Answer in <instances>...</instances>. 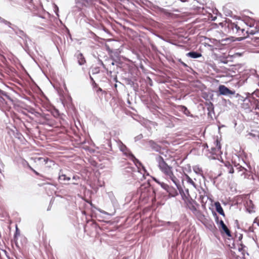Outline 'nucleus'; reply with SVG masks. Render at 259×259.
Here are the masks:
<instances>
[{"instance_id":"obj_11","label":"nucleus","mask_w":259,"mask_h":259,"mask_svg":"<svg viewBox=\"0 0 259 259\" xmlns=\"http://www.w3.org/2000/svg\"><path fill=\"white\" fill-rule=\"evenodd\" d=\"M93 0H75L76 7L80 10L81 7H89L93 3Z\"/></svg>"},{"instance_id":"obj_38","label":"nucleus","mask_w":259,"mask_h":259,"mask_svg":"<svg viewBox=\"0 0 259 259\" xmlns=\"http://www.w3.org/2000/svg\"><path fill=\"white\" fill-rule=\"evenodd\" d=\"M98 64L101 65L103 68L106 70L107 74H108V68L106 67V65L104 64L103 62L99 58L98 59Z\"/></svg>"},{"instance_id":"obj_42","label":"nucleus","mask_w":259,"mask_h":259,"mask_svg":"<svg viewBox=\"0 0 259 259\" xmlns=\"http://www.w3.org/2000/svg\"><path fill=\"white\" fill-rule=\"evenodd\" d=\"M90 79L91 81L92 85L93 86V89H95L96 88H97V86L98 85V84L96 83L94 78L92 77V76L91 75H90Z\"/></svg>"},{"instance_id":"obj_58","label":"nucleus","mask_w":259,"mask_h":259,"mask_svg":"<svg viewBox=\"0 0 259 259\" xmlns=\"http://www.w3.org/2000/svg\"><path fill=\"white\" fill-rule=\"evenodd\" d=\"M217 151H218V149L215 147H212L211 148V153L212 154H215L216 153Z\"/></svg>"},{"instance_id":"obj_20","label":"nucleus","mask_w":259,"mask_h":259,"mask_svg":"<svg viewBox=\"0 0 259 259\" xmlns=\"http://www.w3.org/2000/svg\"><path fill=\"white\" fill-rule=\"evenodd\" d=\"M148 145L151 148V149L157 152H160L161 150V147L159 145L157 144L154 141L150 140L148 141Z\"/></svg>"},{"instance_id":"obj_19","label":"nucleus","mask_w":259,"mask_h":259,"mask_svg":"<svg viewBox=\"0 0 259 259\" xmlns=\"http://www.w3.org/2000/svg\"><path fill=\"white\" fill-rule=\"evenodd\" d=\"M74 56L76 58L77 60V63L79 65H83L86 63V60L84 56L79 51L75 53Z\"/></svg>"},{"instance_id":"obj_40","label":"nucleus","mask_w":259,"mask_h":259,"mask_svg":"<svg viewBox=\"0 0 259 259\" xmlns=\"http://www.w3.org/2000/svg\"><path fill=\"white\" fill-rule=\"evenodd\" d=\"M72 180L74 181L71 182V184L74 185H77L78 183H77L76 181L79 180V177L76 175H75L73 176Z\"/></svg>"},{"instance_id":"obj_12","label":"nucleus","mask_w":259,"mask_h":259,"mask_svg":"<svg viewBox=\"0 0 259 259\" xmlns=\"http://www.w3.org/2000/svg\"><path fill=\"white\" fill-rule=\"evenodd\" d=\"M58 179L60 184L67 185L69 184V183H67V182L70 181L71 178L64 174L62 170H60L59 172Z\"/></svg>"},{"instance_id":"obj_3","label":"nucleus","mask_w":259,"mask_h":259,"mask_svg":"<svg viewBox=\"0 0 259 259\" xmlns=\"http://www.w3.org/2000/svg\"><path fill=\"white\" fill-rule=\"evenodd\" d=\"M156 160L158 162V167L160 169L166 176L172 175V168L169 166L161 156H158Z\"/></svg>"},{"instance_id":"obj_33","label":"nucleus","mask_w":259,"mask_h":259,"mask_svg":"<svg viewBox=\"0 0 259 259\" xmlns=\"http://www.w3.org/2000/svg\"><path fill=\"white\" fill-rule=\"evenodd\" d=\"M94 90L95 91L100 98H102L103 94L105 92V91H103L101 88L99 87L98 85L97 86V88H96V89Z\"/></svg>"},{"instance_id":"obj_13","label":"nucleus","mask_w":259,"mask_h":259,"mask_svg":"<svg viewBox=\"0 0 259 259\" xmlns=\"http://www.w3.org/2000/svg\"><path fill=\"white\" fill-rule=\"evenodd\" d=\"M167 176L169 177V179L175 184V185L177 187V189L179 192L180 194H181L182 192H184L183 187L181 185L180 181L174 176L172 172V175H168Z\"/></svg>"},{"instance_id":"obj_32","label":"nucleus","mask_w":259,"mask_h":259,"mask_svg":"<svg viewBox=\"0 0 259 259\" xmlns=\"http://www.w3.org/2000/svg\"><path fill=\"white\" fill-rule=\"evenodd\" d=\"M39 116L42 118L44 120H47L48 121L52 122V119L50 118L51 115L49 114H46V113H37Z\"/></svg>"},{"instance_id":"obj_21","label":"nucleus","mask_w":259,"mask_h":259,"mask_svg":"<svg viewBox=\"0 0 259 259\" xmlns=\"http://www.w3.org/2000/svg\"><path fill=\"white\" fill-rule=\"evenodd\" d=\"M219 230L222 235L225 234L229 237H232L231 232L226 224L219 227Z\"/></svg>"},{"instance_id":"obj_10","label":"nucleus","mask_w":259,"mask_h":259,"mask_svg":"<svg viewBox=\"0 0 259 259\" xmlns=\"http://www.w3.org/2000/svg\"><path fill=\"white\" fill-rule=\"evenodd\" d=\"M219 92L220 95L223 96L233 95L235 94V91L230 90L224 85H220L219 87Z\"/></svg>"},{"instance_id":"obj_26","label":"nucleus","mask_w":259,"mask_h":259,"mask_svg":"<svg viewBox=\"0 0 259 259\" xmlns=\"http://www.w3.org/2000/svg\"><path fill=\"white\" fill-rule=\"evenodd\" d=\"M206 105L207 106V109L208 110V116L211 117V118H212V117L211 116V112H212L213 114L214 113V106L212 103L211 102H206Z\"/></svg>"},{"instance_id":"obj_27","label":"nucleus","mask_w":259,"mask_h":259,"mask_svg":"<svg viewBox=\"0 0 259 259\" xmlns=\"http://www.w3.org/2000/svg\"><path fill=\"white\" fill-rule=\"evenodd\" d=\"M214 206L215 208L216 211L221 215L225 217V214L224 211V210L219 201L215 202L214 203Z\"/></svg>"},{"instance_id":"obj_14","label":"nucleus","mask_w":259,"mask_h":259,"mask_svg":"<svg viewBox=\"0 0 259 259\" xmlns=\"http://www.w3.org/2000/svg\"><path fill=\"white\" fill-rule=\"evenodd\" d=\"M13 31L15 34L17 35L19 37L21 38L22 39H28L30 41H31L30 38L23 31L20 29L17 26L16 27H14Z\"/></svg>"},{"instance_id":"obj_23","label":"nucleus","mask_w":259,"mask_h":259,"mask_svg":"<svg viewBox=\"0 0 259 259\" xmlns=\"http://www.w3.org/2000/svg\"><path fill=\"white\" fill-rule=\"evenodd\" d=\"M166 192L168 193V198L175 197L179 195L177 190L173 187L169 186L166 190Z\"/></svg>"},{"instance_id":"obj_56","label":"nucleus","mask_w":259,"mask_h":259,"mask_svg":"<svg viewBox=\"0 0 259 259\" xmlns=\"http://www.w3.org/2000/svg\"><path fill=\"white\" fill-rule=\"evenodd\" d=\"M142 138H143L142 134H140L135 138V141H139V140H141Z\"/></svg>"},{"instance_id":"obj_54","label":"nucleus","mask_w":259,"mask_h":259,"mask_svg":"<svg viewBox=\"0 0 259 259\" xmlns=\"http://www.w3.org/2000/svg\"><path fill=\"white\" fill-rule=\"evenodd\" d=\"M106 50L107 51L108 55L110 54V53L114 50L111 49L109 46L106 45Z\"/></svg>"},{"instance_id":"obj_44","label":"nucleus","mask_w":259,"mask_h":259,"mask_svg":"<svg viewBox=\"0 0 259 259\" xmlns=\"http://www.w3.org/2000/svg\"><path fill=\"white\" fill-rule=\"evenodd\" d=\"M252 40L253 41V45L259 47V36H258V38H252Z\"/></svg>"},{"instance_id":"obj_50","label":"nucleus","mask_w":259,"mask_h":259,"mask_svg":"<svg viewBox=\"0 0 259 259\" xmlns=\"http://www.w3.org/2000/svg\"><path fill=\"white\" fill-rule=\"evenodd\" d=\"M10 28H11L13 31V28L15 27H16L17 25L12 24L10 21H8L6 24Z\"/></svg>"},{"instance_id":"obj_43","label":"nucleus","mask_w":259,"mask_h":259,"mask_svg":"<svg viewBox=\"0 0 259 259\" xmlns=\"http://www.w3.org/2000/svg\"><path fill=\"white\" fill-rule=\"evenodd\" d=\"M92 72L93 74H98L100 72V68L99 67H95L92 68Z\"/></svg>"},{"instance_id":"obj_31","label":"nucleus","mask_w":259,"mask_h":259,"mask_svg":"<svg viewBox=\"0 0 259 259\" xmlns=\"http://www.w3.org/2000/svg\"><path fill=\"white\" fill-rule=\"evenodd\" d=\"M186 181L188 183L192 185L195 188H197V185L194 182L192 179L188 176L187 174H184Z\"/></svg>"},{"instance_id":"obj_39","label":"nucleus","mask_w":259,"mask_h":259,"mask_svg":"<svg viewBox=\"0 0 259 259\" xmlns=\"http://www.w3.org/2000/svg\"><path fill=\"white\" fill-rule=\"evenodd\" d=\"M224 13L226 16L232 17V12L228 10L227 8H224L223 9Z\"/></svg>"},{"instance_id":"obj_25","label":"nucleus","mask_w":259,"mask_h":259,"mask_svg":"<svg viewBox=\"0 0 259 259\" xmlns=\"http://www.w3.org/2000/svg\"><path fill=\"white\" fill-rule=\"evenodd\" d=\"M186 56L188 57L197 59L202 56V54L197 51H190L186 54Z\"/></svg>"},{"instance_id":"obj_37","label":"nucleus","mask_w":259,"mask_h":259,"mask_svg":"<svg viewBox=\"0 0 259 259\" xmlns=\"http://www.w3.org/2000/svg\"><path fill=\"white\" fill-rule=\"evenodd\" d=\"M136 198V194L134 195L132 193H129L128 195L125 197V200L126 201H130L132 198ZM136 198H135V200H136Z\"/></svg>"},{"instance_id":"obj_62","label":"nucleus","mask_w":259,"mask_h":259,"mask_svg":"<svg viewBox=\"0 0 259 259\" xmlns=\"http://www.w3.org/2000/svg\"><path fill=\"white\" fill-rule=\"evenodd\" d=\"M152 179L156 183L158 184L159 185V184L161 182H160L157 178H155V177H152Z\"/></svg>"},{"instance_id":"obj_63","label":"nucleus","mask_w":259,"mask_h":259,"mask_svg":"<svg viewBox=\"0 0 259 259\" xmlns=\"http://www.w3.org/2000/svg\"><path fill=\"white\" fill-rule=\"evenodd\" d=\"M246 24L250 27H252L254 26V23L252 22H246Z\"/></svg>"},{"instance_id":"obj_9","label":"nucleus","mask_w":259,"mask_h":259,"mask_svg":"<svg viewBox=\"0 0 259 259\" xmlns=\"http://www.w3.org/2000/svg\"><path fill=\"white\" fill-rule=\"evenodd\" d=\"M232 163L234 164V166L236 167V169L238 170V172H242L240 174L241 176L244 175V178H246L247 176L249 175L248 173L250 172V169H251L250 166H247L249 168V170L247 169L244 167L240 165V163L236 164L235 162L232 161ZM248 165L247 164H246Z\"/></svg>"},{"instance_id":"obj_16","label":"nucleus","mask_w":259,"mask_h":259,"mask_svg":"<svg viewBox=\"0 0 259 259\" xmlns=\"http://www.w3.org/2000/svg\"><path fill=\"white\" fill-rule=\"evenodd\" d=\"M120 54V52L118 49H114L110 54L109 55V57L108 58H110L111 60H114V61H121Z\"/></svg>"},{"instance_id":"obj_22","label":"nucleus","mask_w":259,"mask_h":259,"mask_svg":"<svg viewBox=\"0 0 259 259\" xmlns=\"http://www.w3.org/2000/svg\"><path fill=\"white\" fill-rule=\"evenodd\" d=\"M102 148L106 150V152L109 153L112 151L111 142L110 139H106L102 145Z\"/></svg>"},{"instance_id":"obj_45","label":"nucleus","mask_w":259,"mask_h":259,"mask_svg":"<svg viewBox=\"0 0 259 259\" xmlns=\"http://www.w3.org/2000/svg\"><path fill=\"white\" fill-rule=\"evenodd\" d=\"M214 143L215 144V147L218 149V151L221 150V145L220 142V141L218 140V139H217Z\"/></svg>"},{"instance_id":"obj_5","label":"nucleus","mask_w":259,"mask_h":259,"mask_svg":"<svg viewBox=\"0 0 259 259\" xmlns=\"http://www.w3.org/2000/svg\"><path fill=\"white\" fill-rule=\"evenodd\" d=\"M180 195L181 196L182 199L184 201L187 207L193 212L197 211V209L196 206H199L197 202L192 199V198H187L185 195V192H182Z\"/></svg>"},{"instance_id":"obj_24","label":"nucleus","mask_w":259,"mask_h":259,"mask_svg":"<svg viewBox=\"0 0 259 259\" xmlns=\"http://www.w3.org/2000/svg\"><path fill=\"white\" fill-rule=\"evenodd\" d=\"M224 164V166L226 167V170L229 173V174H233L235 171L233 165L228 161H222Z\"/></svg>"},{"instance_id":"obj_46","label":"nucleus","mask_w":259,"mask_h":259,"mask_svg":"<svg viewBox=\"0 0 259 259\" xmlns=\"http://www.w3.org/2000/svg\"><path fill=\"white\" fill-rule=\"evenodd\" d=\"M212 214L214 217L215 222L217 224L220 221V220H219V217L217 213L214 211L212 212Z\"/></svg>"},{"instance_id":"obj_6","label":"nucleus","mask_w":259,"mask_h":259,"mask_svg":"<svg viewBox=\"0 0 259 259\" xmlns=\"http://www.w3.org/2000/svg\"><path fill=\"white\" fill-rule=\"evenodd\" d=\"M9 103H14V100L9 93L0 89V106H9Z\"/></svg>"},{"instance_id":"obj_48","label":"nucleus","mask_w":259,"mask_h":259,"mask_svg":"<svg viewBox=\"0 0 259 259\" xmlns=\"http://www.w3.org/2000/svg\"><path fill=\"white\" fill-rule=\"evenodd\" d=\"M91 225L93 228H95L96 230L98 228L101 229L99 225L97 224L96 222H92L91 223Z\"/></svg>"},{"instance_id":"obj_35","label":"nucleus","mask_w":259,"mask_h":259,"mask_svg":"<svg viewBox=\"0 0 259 259\" xmlns=\"http://www.w3.org/2000/svg\"><path fill=\"white\" fill-rule=\"evenodd\" d=\"M38 123L42 125H51L52 124V122L48 121L47 120H44L40 117V119L39 120Z\"/></svg>"},{"instance_id":"obj_1","label":"nucleus","mask_w":259,"mask_h":259,"mask_svg":"<svg viewBox=\"0 0 259 259\" xmlns=\"http://www.w3.org/2000/svg\"><path fill=\"white\" fill-rule=\"evenodd\" d=\"M136 199H139L141 203H146L149 197L155 198V190L151 188L149 185H142L136 193Z\"/></svg>"},{"instance_id":"obj_41","label":"nucleus","mask_w":259,"mask_h":259,"mask_svg":"<svg viewBox=\"0 0 259 259\" xmlns=\"http://www.w3.org/2000/svg\"><path fill=\"white\" fill-rule=\"evenodd\" d=\"M20 235V231L19 229H18L17 225H16L15 232L14 235V238L17 239V238H18V236H19Z\"/></svg>"},{"instance_id":"obj_17","label":"nucleus","mask_w":259,"mask_h":259,"mask_svg":"<svg viewBox=\"0 0 259 259\" xmlns=\"http://www.w3.org/2000/svg\"><path fill=\"white\" fill-rule=\"evenodd\" d=\"M151 9H154L158 11L159 12L163 13L164 15H165L167 16L171 17L172 15V13L169 12L168 10L159 7L158 6L154 5L153 4H151Z\"/></svg>"},{"instance_id":"obj_57","label":"nucleus","mask_w":259,"mask_h":259,"mask_svg":"<svg viewBox=\"0 0 259 259\" xmlns=\"http://www.w3.org/2000/svg\"><path fill=\"white\" fill-rule=\"evenodd\" d=\"M217 225L218 226V227L219 228L224 226V225H225V224L224 223V221L222 220H220V221L219 222V223L217 224Z\"/></svg>"},{"instance_id":"obj_34","label":"nucleus","mask_w":259,"mask_h":259,"mask_svg":"<svg viewBox=\"0 0 259 259\" xmlns=\"http://www.w3.org/2000/svg\"><path fill=\"white\" fill-rule=\"evenodd\" d=\"M183 171L184 174H186V172L190 173L191 172V167L189 164L186 165L183 168Z\"/></svg>"},{"instance_id":"obj_60","label":"nucleus","mask_w":259,"mask_h":259,"mask_svg":"<svg viewBox=\"0 0 259 259\" xmlns=\"http://www.w3.org/2000/svg\"><path fill=\"white\" fill-rule=\"evenodd\" d=\"M240 247H239L238 250L239 251H241L245 247V246L243 244H242V243L240 244Z\"/></svg>"},{"instance_id":"obj_64","label":"nucleus","mask_w":259,"mask_h":259,"mask_svg":"<svg viewBox=\"0 0 259 259\" xmlns=\"http://www.w3.org/2000/svg\"><path fill=\"white\" fill-rule=\"evenodd\" d=\"M9 21L7 20H5V19H3L2 20V21L1 22V23H2L4 24H5L6 25L7 23H8Z\"/></svg>"},{"instance_id":"obj_61","label":"nucleus","mask_w":259,"mask_h":259,"mask_svg":"<svg viewBox=\"0 0 259 259\" xmlns=\"http://www.w3.org/2000/svg\"><path fill=\"white\" fill-rule=\"evenodd\" d=\"M179 62L185 67H188V66L184 62L182 61L181 59L179 60Z\"/></svg>"},{"instance_id":"obj_51","label":"nucleus","mask_w":259,"mask_h":259,"mask_svg":"<svg viewBox=\"0 0 259 259\" xmlns=\"http://www.w3.org/2000/svg\"><path fill=\"white\" fill-rule=\"evenodd\" d=\"M184 191L185 192V195L187 198H192L189 194L188 189H185V190H184Z\"/></svg>"},{"instance_id":"obj_28","label":"nucleus","mask_w":259,"mask_h":259,"mask_svg":"<svg viewBox=\"0 0 259 259\" xmlns=\"http://www.w3.org/2000/svg\"><path fill=\"white\" fill-rule=\"evenodd\" d=\"M180 110L182 112L187 116L193 117V115L191 113L190 111L188 110L187 107L184 105H181L180 106Z\"/></svg>"},{"instance_id":"obj_59","label":"nucleus","mask_w":259,"mask_h":259,"mask_svg":"<svg viewBox=\"0 0 259 259\" xmlns=\"http://www.w3.org/2000/svg\"><path fill=\"white\" fill-rule=\"evenodd\" d=\"M223 101L226 104H229V105H232V103L229 100H226L224 99H223Z\"/></svg>"},{"instance_id":"obj_47","label":"nucleus","mask_w":259,"mask_h":259,"mask_svg":"<svg viewBox=\"0 0 259 259\" xmlns=\"http://www.w3.org/2000/svg\"><path fill=\"white\" fill-rule=\"evenodd\" d=\"M159 185H160L161 188L162 189H163L164 190H165V191L167 190V189H168V188L169 187V185L164 183V182H160V183L159 184Z\"/></svg>"},{"instance_id":"obj_18","label":"nucleus","mask_w":259,"mask_h":259,"mask_svg":"<svg viewBox=\"0 0 259 259\" xmlns=\"http://www.w3.org/2000/svg\"><path fill=\"white\" fill-rule=\"evenodd\" d=\"M245 33L247 34L246 36L238 37L237 38V40L238 41L242 40L244 39L245 38H246V37H248L249 34H251V35L259 34V30H257L256 28H255L254 29H251V30H249L248 29V30H247L245 31Z\"/></svg>"},{"instance_id":"obj_49","label":"nucleus","mask_w":259,"mask_h":259,"mask_svg":"<svg viewBox=\"0 0 259 259\" xmlns=\"http://www.w3.org/2000/svg\"><path fill=\"white\" fill-rule=\"evenodd\" d=\"M234 95H235V98H238V100H241L242 101H245V99H244V97H242L240 94H235Z\"/></svg>"},{"instance_id":"obj_30","label":"nucleus","mask_w":259,"mask_h":259,"mask_svg":"<svg viewBox=\"0 0 259 259\" xmlns=\"http://www.w3.org/2000/svg\"><path fill=\"white\" fill-rule=\"evenodd\" d=\"M193 170L194 172L197 174L201 176L203 178H204L203 176V170L201 168L199 167L198 165H195L193 167Z\"/></svg>"},{"instance_id":"obj_7","label":"nucleus","mask_w":259,"mask_h":259,"mask_svg":"<svg viewBox=\"0 0 259 259\" xmlns=\"http://www.w3.org/2000/svg\"><path fill=\"white\" fill-rule=\"evenodd\" d=\"M227 27L229 29V33H238L240 35L242 33L244 36H245V30L244 29H241L239 26L234 23L230 22L228 23Z\"/></svg>"},{"instance_id":"obj_52","label":"nucleus","mask_w":259,"mask_h":259,"mask_svg":"<svg viewBox=\"0 0 259 259\" xmlns=\"http://www.w3.org/2000/svg\"><path fill=\"white\" fill-rule=\"evenodd\" d=\"M155 35L157 37L159 38L160 39H162V40H164L165 41H166V42H170L169 40L166 39L163 36H162V35H161L160 34H155Z\"/></svg>"},{"instance_id":"obj_4","label":"nucleus","mask_w":259,"mask_h":259,"mask_svg":"<svg viewBox=\"0 0 259 259\" xmlns=\"http://www.w3.org/2000/svg\"><path fill=\"white\" fill-rule=\"evenodd\" d=\"M105 62H111V64H109V66L107 67V68H108V75H111L113 72L115 73H118L119 68L121 67V61H114V60H111L110 58H107L105 60Z\"/></svg>"},{"instance_id":"obj_8","label":"nucleus","mask_w":259,"mask_h":259,"mask_svg":"<svg viewBox=\"0 0 259 259\" xmlns=\"http://www.w3.org/2000/svg\"><path fill=\"white\" fill-rule=\"evenodd\" d=\"M132 157L130 158L135 164V165L137 166L138 168V172L142 174L141 170H143L144 171V174H143V177H144V175L146 174L147 175H149V173L147 171L145 167L143 165L142 162L137 159L135 155H131Z\"/></svg>"},{"instance_id":"obj_53","label":"nucleus","mask_w":259,"mask_h":259,"mask_svg":"<svg viewBox=\"0 0 259 259\" xmlns=\"http://www.w3.org/2000/svg\"><path fill=\"white\" fill-rule=\"evenodd\" d=\"M18 238L17 239H15L13 238V240H12V242H14L16 246V247L18 249H20V247L18 244V241H17Z\"/></svg>"},{"instance_id":"obj_29","label":"nucleus","mask_w":259,"mask_h":259,"mask_svg":"<svg viewBox=\"0 0 259 259\" xmlns=\"http://www.w3.org/2000/svg\"><path fill=\"white\" fill-rule=\"evenodd\" d=\"M254 208V205L251 200H249L247 202L246 210L249 213H251L254 211L253 210Z\"/></svg>"},{"instance_id":"obj_36","label":"nucleus","mask_w":259,"mask_h":259,"mask_svg":"<svg viewBox=\"0 0 259 259\" xmlns=\"http://www.w3.org/2000/svg\"><path fill=\"white\" fill-rule=\"evenodd\" d=\"M24 163H26L27 165H28V167H29V168L31 170L36 176H39V177H44L41 174H40L39 172H38L37 171H36L35 170H34L33 168H32L30 165L29 164V163L26 161H24Z\"/></svg>"},{"instance_id":"obj_2","label":"nucleus","mask_w":259,"mask_h":259,"mask_svg":"<svg viewBox=\"0 0 259 259\" xmlns=\"http://www.w3.org/2000/svg\"><path fill=\"white\" fill-rule=\"evenodd\" d=\"M123 80L125 84L132 88L136 93L139 92L138 79L136 76H134L131 73H128L127 75L125 74V76L123 77Z\"/></svg>"},{"instance_id":"obj_15","label":"nucleus","mask_w":259,"mask_h":259,"mask_svg":"<svg viewBox=\"0 0 259 259\" xmlns=\"http://www.w3.org/2000/svg\"><path fill=\"white\" fill-rule=\"evenodd\" d=\"M119 148L120 151H121L123 154L130 158L132 156L131 155H133L131 150L121 141H120L119 144Z\"/></svg>"},{"instance_id":"obj_55","label":"nucleus","mask_w":259,"mask_h":259,"mask_svg":"<svg viewBox=\"0 0 259 259\" xmlns=\"http://www.w3.org/2000/svg\"><path fill=\"white\" fill-rule=\"evenodd\" d=\"M166 224L167 225H169L170 224H172L174 227H176V226H178L179 224L178 222H176L174 223H171L170 222H166Z\"/></svg>"}]
</instances>
